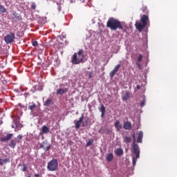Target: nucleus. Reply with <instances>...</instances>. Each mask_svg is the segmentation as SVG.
<instances>
[{"label": "nucleus", "mask_w": 177, "mask_h": 177, "mask_svg": "<svg viewBox=\"0 0 177 177\" xmlns=\"http://www.w3.org/2000/svg\"><path fill=\"white\" fill-rule=\"evenodd\" d=\"M145 104H146V100H145V99H144V100L141 102V103H140L141 107H144Z\"/></svg>", "instance_id": "nucleus-35"}, {"label": "nucleus", "mask_w": 177, "mask_h": 177, "mask_svg": "<svg viewBox=\"0 0 177 177\" xmlns=\"http://www.w3.org/2000/svg\"><path fill=\"white\" fill-rule=\"evenodd\" d=\"M32 46H37L38 45V41L32 40Z\"/></svg>", "instance_id": "nucleus-34"}, {"label": "nucleus", "mask_w": 177, "mask_h": 177, "mask_svg": "<svg viewBox=\"0 0 177 177\" xmlns=\"http://www.w3.org/2000/svg\"><path fill=\"white\" fill-rule=\"evenodd\" d=\"M124 153V151H122V149L121 148H118L115 150V153L118 156H122V153Z\"/></svg>", "instance_id": "nucleus-23"}, {"label": "nucleus", "mask_w": 177, "mask_h": 177, "mask_svg": "<svg viewBox=\"0 0 177 177\" xmlns=\"http://www.w3.org/2000/svg\"><path fill=\"white\" fill-rule=\"evenodd\" d=\"M100 111H101V113H106V107H104V105H101V108H100Z\"/></svg>", "instance_id": "nucleus-27"}, {"label": "nucleus", "mask_w": 177, "mask_h": 177, "mask_svg": "<svg viewBox=\"0 0 177 177\" xmlns=\"http://www.w3.org/2000/svg\"><path fill=\"white\" fill-rule=\"evenodd\" d=\"M3 164H8V162H10V158H7L3 160Z\"/></svg>", "instance_id": "nucleus-30"}, {"label": "nucleus", "mask_w": 177, "mask_h": 177, "mask_svg": "<svg viewBox=\"0 0 177 177\" xmlns=\"http://www.w3.org/2000/svg\"><path fill=\"white\" fill-rule=\"evenodd\" d=\"M31 8L32 9H33V10H35V9H37V6L35 5V3H32Z\"/></svg>", "instance_id": "nucleus-38"}, {"label": "nucleus", "mask_w": 177, "mask_h": 177, "mask_svg": "<svg viewBox=\"0 0 177 177\" xmlns=\"http://www.w3.org/2000/svg\"><path fill=\"white\" fill-rule=\"evenodd\" d=\"M142 12H143L145 15H149V10L147 9V6H142L141 8Z\"/></svg>", "instance_id": "nucleus-20"}, {"label": "nucleus", "mask_w": 177, "mask_h": 177, "mask_svg": "<svg viewBox=\"0 0 177 177\" xmlns=\"http://www.w3.org/2000/svg\"><path fill=\"white\" fill-rule=\"evenodd\" d=\"M0 165H3V160L0 158Z\"/></svg>", "instance_id": "nucleus-40"}, {"label": "nucleus", "mask_w": 177, "mask_h": 177, "mask_svg": "<svg viewBox=\"0 0 177 177\" xmlns=\"http://www.w3.org/2000/svg\"><path fill=\"white\" fill-rule=\"evenodd\" d=\"M41 132L43 133H48V132H49V127L46 126H43L41 128Z\"/></svg>", "instance_id": "nucleus-21"}, {"label": "nucleus", "mask_w": 177, "mask_h": 177, "mask_svg": "<svg viewBox=\"0 0 177 177\" xmlns=\"http://www.w3.org/2000/svg\"><path fill=\"white\" fill-rule=\"evenodd\" d=\"M88 125V122H83L82 127H86Z\"/></svg>", "instance_id": "nucleus-39"}, {"label": "nucleus", "mask_w": 177, "mask_h": 177, "mask_svg": "<svg viewBox=\"0 0 177 177\" xmlns=\"http://www.w3.org/2000/svg\"><path fill=\"white\" fill-rule=\"evenodd\" d=\"M140 21L142 24L147 26V23H149V15H144L141 17Z\"/></svg>", "instance_id": "nucleus-8"}, {"label": "nucleus", "mask_w": 177, "mask_h": 177, "mask_svg": "<svg viewBox=\"0 0 177 177\" xmlns=\"http://www.w3.org/2000/svg\"><path fill=\"white\" fill-rule=\"evenodd\" d=\"M51 147L52 145L48 142V140H45L41 144H40V149H43L44 151L50 150Z\"/></svg>", "instance_id": "nucleus-6"}, {"label": "nucleus", "mask_w": 177, "mask_h": 177, "mask_svg": "<svg viewBox=\"0 0 177 177\" xmlns=\"http://www.w3.org/2000/svg\"><path fill=\"white\" fill-rule=\"evenodd\" d=\"M113 132V131L107 127H101L99 130H98V133H101L102 135H110V133H111Z\"/></svg>", "instance_id": "nucleus-7"}, {"label": "nucleus", "mask_w": 177, "mask_h": 177, "mask_svg": "<svg viewBox=\"0 0 177 177\" xmlns=\"http://www.w3.org/2000/svg\"><path fill=\"white\" fill-rule=\"evenodd\" d=\"M136 89H137L138 91H139V89H140V86L137 85V86H136Z\"/></svg>", "instance_id": "nucleus-41"}, {"label": "nucleus", "mask_w": 177, "mask_h": 177, "mask_svg": "<svg viewBox=\"0 0 177 177\" xmlns=\"http://www.w3.org/2000/svg\"><path fill=\"white\" fill-rule=\"evenodd\" d=\"M36 104H35V103H34V102H32V103H30V105L28 106V110H34V109H35V107H36Z\"/></svg>", "instance_id": "nucleus-25"}, {"label": "nucleus", "mask_w": 177, "mask_h": 177, "mask_svg": "<svg viewBox=\"0 0 177 177\" xmlns=\"http://www.w3.org/2000/svg\"><path fill=\"white\" fill-rule=\"evenodd\" d=\"M142 59H143V56L142 55V54H140L138 58V62H142Z\"/></svg>", "instance_id": "nucleus-36"}, {"label": "nucleus", "mask_w": 177, "mask_h": 177, "mask_svg": "<svg viewBox=\"0 0 177 177\" xmlns=\"http://www.w3.org/2000/svg\"><path fill=\"white\" fill-rule=\"evenodd\" d=\"M132 138L134 139L133 140V143H132V145H133V143L135 144V145H136V136H135V133H133L132 134Z\"/></svg>", "instance_id": "nucleus-32"}, {"label": "nucleus", "mask_w": 177, "mask_h": 177, "mask_svg": "<svg viewBox=\"0 0 177 177\" xmlns=\"http://www.w3.org/2000/svg\"><path fill=\"white\" fill-rule=\"evenodd\" d=\"M22 171L23 172H26V171H27V166L25 164H24V167L22 169Z\"/></svg>", "instance_id": "nucleus-37"}, {"label": "nucleus", "mask_w": 177, "mask_h": 177, "mask_svg": "<svg viewBox=\"0 0 177 177\" xmlns=\"http://www.w3.org/2000/svg\"><path fill=\"white\" fill-rule=\"evenodd\" d=\"M122 31H123V32H127V29H124V27L122 26Z\"/></svg>", "instance_id": "nucleus-42"}, {"label": "nucleus", "mask_w": 177, "mask_h": 177, "mask_svg": "<svg viewBox=\"0 0 177 177\" xmlns=\"http://www.w3.org/2000/svg\"><path fill=\"white\" fill-rule=\"evenodd\" d=\"M88 78H92V73L90 72V74L88 75Z\"/></svg>", "instance_id": "nucleus-43"}, {"label": "nucleus", "mask_w": 177, "mask_h": 177, "mask_svg": "<svg viewBox=\"0 0 177 177\" xmlns=\"http://www.w3.org/2000/svg\"><path fill=\"white\" fill-rule=\"evenodd\" d=\"M145 27H146V25H145V24H141L139 22L136 23V28H137V30L140 32L142 31L143 28H145Z\"/></svg>", "instance_id": "nucleus-13"}, {"label": "nucleus", "mask_w": 177, "mask_h": 177, "mask_svg": "<svg viewBox=\"0 0 177 177\" xmlns=\"http://www.w3.org/2000/svg\"><path fill=\"white\" fill-rule=\"evenodd\" d=\"M93 143V140L91 139L88 141V142L86 143V146L89 147V146H92V144Z\"/></svg>", "instance_id": "nucleus-29"}, {"label": "nucleus", "mask_w": 177, "mask_h": 177, "mask_svg": "<svg viewBox=\"0 0 177 177\" xmlns=\"http://www.w3.org/2000/svg\"><path fill=\"white\" fill-rule=\"evenodd\" d=\"M123 128L126 131H131V129H132V123H131V122H128V121L124 122Z\"/></svg>", "instance_id": "nucleus-11"}, {"label": "nucleus", "mask_w": 177, "mask_h": 177, "mask_svg": "<svg viewBox=\"0 0 177 177\" xmlns=\"http://www.w3.org/2000/svg\"><path fill=\"white\" fill-rule=\"evenodd\" d=\"M59 167V162H57V159H52L47 165V169L48 171H56Z\"/></svg>", "instance_id": "nucleus-4"}, {"label": "nucleus", "mask_w": 177, "mask_h": 177, "mask_svg": "<svg viewBox=\"0 0 177 177\" xmlns=\"http://www.w3.org/2000/svg\"><path fill=\"white\" fill-rule=\"evenodd\" d=\"M82 121H84V114L82 115L79 120L75 122V128H76V129H80V127H81V124Z\"/></svg>", "instance_id": "nucleus-9"}, {"label": "nucleus", "mask_w": 177, "mask_h": 177, "mask_svg": "<svg viewBox=\"0 0 177 177\" xmlns=\"http://www.w3.org/2000/svg\"><path fill=\"white\" fill-rule=\"evenodd\" d=\"M67 92V88H59L57 91V95H63V93H66Z\"/></svg>", "instance_id": "nucleus-18"}, {"label": "nucleus", "mask_w": 177, "mask_h": 177, "mask_svg": "<svg viewBox=\"0 0 177 177\" xmlns=\"http://www.w3.org/2000/svg\"><path fill=\"white\" fill-rule=\"evenodd\" d=\"M35 177H39V174H35Z\"/></svg>", "instance_id": "nucleus-45"}, {"label": "nucleus", "mask_w": 177, "mask_h": 177, "mask_svg": "<svg viewBox=\"0 0 177 177\" xmlns=\"http://www.w3.org/2000/svg\"><path fill=\"white\" fill-rule=\"evenodd\" d=\"M15 35L14 32H10L4 37L6 44H12L15 41Z\"/></svg>", "instance_id": "nucleus-5"}, {"label": "nucleus", "mask_w": 177, "mask_h": 177, "mask_svg": "<svg viewBox=\"0 0 177 177\" xmlns=\"http://www.w3.org/2000/svg\"><path fill=\"white\" fill-rule=\"evenodd\" d=\"M52 104V100L47 99L46 101L44 102V106H49Z\"/></svg>", "instance_id": "nucleus-24"}, {"label": "nucleus", "mask_w": 177, "mask_h": 177, "mask_svg": "<svg viewBox=\"0 0 177 177\" xmlns=\"http://www.w3.org/2000/svg\"><path fill=\"white\" fill-rule=\"evenodd\" d=\"M131 147L133 148V154L136 155V156L133 157L132 160V164L133 167H135V165H136V161L140 156V148L139 147V145L138 144H135V142L131 144Z\"/></svg>", "instance_id": "nucleus-2"}, {"label": "nucleus", "mask_w": 177, "mask_h": 177, "mask_svg": "<svg viewBox=\"0 0 177 177\" xmlns=\"http://www.w3.org/2000/svg\"><path fill=\"white\" fill-rule=\"evenodd\" d=\"M77 55H77V53H75L73 55L71 60L73 64H80V63H82V60H84V57H85V56L84 55V50H80Z\"/></svg>", "instance_id": "nucleus-3"}, {"label": "nucleus", "mask_w": 177, "mask_h": 177, "mask_svg": "<svg viewBox=\"0 0 177 177\" xmlns=\"http://www.w3.org/2000/svg\"><path fill=\"white\" fill-rule=\"evenodd\" d=\"M9 146L10 147H11V149H15V147H16V140L15 139L10 140Z\"/></svg>", "instance_id": "nucleus-17"}, {"label": "nucleus", "mask_w": 177, "mask_h": 177, "mask_svg": "<svg viewBox=\"0 0 177 177\" xmlns=\"http://www.w3.org/2000/svg\"><path fill=\"white\" fill-rule=\"evenodd\" d=\"M114 127H115V128H116V129L118 132H120V131H121V129H122V124H120V120H117L114 123Z\"/></svg>", "instance_id": "nucleus-15"}, {"label": "nucleus", "mask_w": 177, "mask_h": 177, "mask_svg": "<svg viewBox=\"0 0 177 177\" xmlns=\"http://www.w3.org/2000/svg\"><path fill=\"white\" fill-rule=\"evenodd\" d=\"M13 138V133H8L6 137L0 138V142H8Z\"/></svg>", "instance_id": "nucleus-10"}, {"label": "nucleus", "mask_w": 177, "mask_h": 177, "mask_svg": "<svg viewBox=\"0 0 177 177\" xmlns=\"http://www.w3.org/2000/svg\"><path fill=\"white\" fill-rule=\"evenodd\" d=\"M124 143L128 144L131 143V137L129 136H124L123 138Z\"/></svg>", "instance_id": "nucleus-22"}, {"label": "nucleus", "mask_w": 177, "mask_h": 177, "mask_svg": "<svg viewBox=\"0 0 177 177\" xmlns=\"http://www.w3.org/2000/svg\"><path fill=\"white\" fill-rule=\"evenodd\" d=\"M17 138L18 139L17 142L20 143V140H21V139H23V136L19 135Z\"/></svg>", "instance_id": "nucleus-33"}, {"label": "nucleus", "mask_w": 177, "mask_h": 177, "mask_svg": "<svg viewBox=\"0 0 177 177\" xmlns=\"http://www.w3.org/2000/svg\"><path fill=\"white\" fill-rule=\"evenodd\" d=\"M120 67H121V64H118L116 66H115L113 71L117 73V71H118V69L120 68Z\"/></svg>", "instance_id": "nucleus-31"}, {"label": "nucleus", "mask_w": 177, "mask_h": 177, "mask_svg": "<svg viewBox=\"0 0 177 177\" xmlns=\"http://www.w3.org/2000/svg\"><path fill=\"white\" fill-rule=\"evenodd\" d=\"M106 27L112 30V31H117V30H122V24L121 21L114 18H109L107 23Z\"/></svg>", "instance_id": "nucleus-1"}, {"label": "nucleus", "mask_w": 177, "mask_h": 177, "mask_svg": "<svg viewBox=\"0 0 177 177\" xmlns=\"http://www.w3.org/2000/svg\"><path fill=\"white\" fill-rule=\"evenodd\" d=\"M117 72H115V71L113 70L112 71H111L109 75L111 78H113V77H114V75H115Z\"/></svg>", "instance_id": "nucleus-28"}, {"label": "nucleus", "mask_w": 177, "mask_h": 177, "mask_svg": "<svg viewBox=\"0 0 177 177\" xmlns=\"http://www.w3.org/2000/svg\"><path fill=\"white\" fill-rule=\"evenodd\" d=\"M104 114H105V113H102V114H101V117H102V118L104 117Z\"/></svg>", "instance_id": "nucleus-44"}, {"label": "nucleus", "mask_w": 177, "mask_h": 177, "mask_svg": "<svg viewBox=\"0 0 177 177\" xmlns=\"http://www.w3.org/2000/svg\"><path fill=\"white\" fill-rule=\"evenodd\" d=\"M12 15L14 16L13 19L15 20V21H20L21 20V16L17 14V12H13Z\"/></svg>", "instance_id": "nucleus-16"}, {"label": "nucleus", "mask_w": 177, "mask_h": 177, "mask_svg": "<svg viewBox=\"0 0 177 177\" xmlns=\"http://www.w3.org/2000/svg\"><path fill=\"white\" fill-rule=\"evenodd\" d=\"M28 95V93H25V96H27Z\"/></svg>", "instance_id": "nucleus-46"}, {"label": "nucleus", "mask_w": 177, "mask_h": 177, "mask_svg": "<svg viewBox=\"0 0 177 177\" xmlns=\"http://www.w3.org/2000/svg\"><path fill=\"white\" fill-rule=\"evenodd\" d=\"M143 131H140L138 132L137 143H142L143 141Z\"/></svg>", "instance_id": "nucleus-14"}, {"label": "nucleus", "mask_w": 177, "mask_h": 177, "mask_svg": "<svg viewBox=\"0 0 177 177\" xmlns=\"http://www.w3.org/2000/svg\"><path fill=\"white\" fill-rule=\"evenodd\" d=\"M113 158H114V155H113V153H110L106 156V161L108 162L113 161Z\"/></svg>", "instance_id": "nucleus-19"}, {"label": "nucleus", "mask_w": 177, "mask_h": 177, "mask_svg": "<svg viewBox=\"0 0 177 177\" xmlns=\"http://www.w3.org/2000/svg\"><path fill=\"white\" fill-rule=\"evenodd\" d=\"M131 93H129V91H125L122 95V99L124 102H127V100L129 99Z\"/></svg>", "instance_id": "nucleus-12"}, {"label": "nucleus", "mask_w": 177, "mask_h": 177, "mask_svg": "<svg viewBox=\"0 0 177 177\" xmlns=\"http://www.w3.org/2000/svg\"><path fill=\"white\" fill-rule=\"evenodd\" d=\"M0 12L1 13H6V8H5V6L0 5Z\"/></svg>", "instance_id": "nucleus-26"}]
</instances>
